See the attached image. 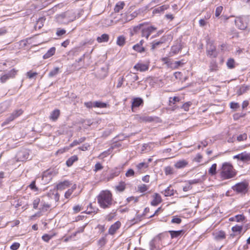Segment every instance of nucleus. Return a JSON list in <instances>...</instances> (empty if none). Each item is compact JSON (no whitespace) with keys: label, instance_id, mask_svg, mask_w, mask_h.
Here are the masks:
<instances>
[{"label":"nucleus","instance_id":"nucleus-51","mask_svg":"<svg viewBox=\"0 0 250 250\" xmlns=\"http://www.w3.org/2000/svg\"><path fill=\"white\" fill-rule=\"evenodd\" d=\"M113 212H111L110 214L107 215L106 217V219L110 221L113 219L114 217L116 215V210H113Z\"/></svg>","mask_w":250,"mask_h":250},{"label":"nucleus","instance_id":"nucleus-62","mask_svg":"<svg viewBox=\"0 0 250 250\" xmlns=\"http://www.w3.org/2000/svg\"><path fill=\"white\" fill-rule=\"evenodd\" d=\"M134 171L132 169H129L125 173V176L126 177H131L133 176L134 175Z\"/></svg>","mask_w":250,"mask_h":250},{"label":"nucleus","instance_id":"nucleus-26","mask_svg":"<svg viewBox=\"0 0 250 250\" xmlns=\"http://www.w3.org/2000/svg\"><path fill=\"white\" fill-rule=\"evenodd\" d=\"M109 40V35L106 34H103L101 36L98 37L97 41L99 42H107Z\"/></svg>","mask_w":250,"mask_h":250},{"label":"nucleus","instance_id":"nucleus-38","mask_svg":"<svg viewBox=\"0 0 250 250\" xmlns=\"http://www.w3.org/2000/svg\"><path fill=\"white\" fill-rule=\"evenodd\" d=\"M85 140V137H82L78 140H74L70 145V146L71 147L74 146H77L83 142Z\"/></svg>","mask_w":250,"mask_h":250},{"label":"nucleus","instance_id":"nucleus-59","mask_svg":"<svg viewBox=\"0 0 250 250\" xmlns=\"http://www.w3.org/2000/svg\"><path fill=\"white\" fill-rule=\"evenodd\" d=\"M85 106H86L88 108H91L92 107H94V102H85L84 103Z\"/></svg>","mask_w":250,"mask_h":250},{"label":"nucleus","instance_id":"nucleus-52","mask_svg":"<svg viewBox=\"0 0 250 250\" xmlns=\"http://www.w3.org/2000/svg\"><path fill=\"white\" fill-rule=\"evenodd\" d=\"M14 120L12 118V117L9 115L5 120L2 123L1 126H4V125H8L11 122L13 121Z\"/></svg>","mask_w":250,"mask_h":250},{"label":"nucleus","instance_id":"nucleus-54","mask_svg":"<svg viewBox=\"0 0 250 250\" xmlns=\"http://www.w3.org/2000/svg\"><path fill=\"white\" fill-rule=\"evenodd\" d=\"M138 170H141L143 167L146 168L148 167V164L144 162L140 163L136 166Z\"/></svg>","mask_w":250,"mask_h":250},{"label":"nucleus","instance_id":"nucleus-24","mask_svg":"<svg viewBox=\"0 0 250 250\" xmlns=\"http://www.w3.org/2000/svg\"><path fill=\"white\" fill-rule=\"evenodd\" d=\"M169 7V6L167 5H164L161 6H159L157 8H155L153 11V13L154 14H160L163 13L165 10H167Z\"/></svg>","mask_w":250,"mask_h":250},{"label":"nucleus","instance_id":"nucleus-28","mask_svg":"<svg viewBox=\"0 0 250 250\" xmlns=\"http://www.w3.org/2000/svg\"><path fill=\"white\" fill-rule=\"evenodd\" d=\"M125 40H126V39L124 36H123V35L119 36L117 38L116 43L119 46L122 47L125 44Z\"/></svg>","mask_w":250,"mask_h":250},{"label":"nucleus","instance_id":"nucleus-45","mask_svg":"<svg viewBox=\"0 0 250 250\" xmlns=\"http://www.w3.org/2000/svg\"><path fill=\"white\" fill-rule=\"evenodd\" d=\"M171 222L173 224H179L182 222V219L177 216H173Z\"/></svg>","mask_w":250,"mask_h":250},{"label":"nucleus","instance_id":"nucleus-6","mask_svg":"<svg viewBox=\"0 0 250 250\" xmlns=\"http://www.w3.org/2000/svg\"><path fill=\"white\" fill-rule=\"evenodd\" d=\"M232 189L237 193L245 194L248 191V184L245 182H240L232 186Z\"/></svg>","mask_w":250,"mask_h":250},{"label":"nucleus","instance_id":"nucleus-8","mask_svg":"<svg viewBox=\"0 0 250 250\" xmlns=\"http://www.w3.org/2000/svg\"><path fill=\"white\" fill-rule=\"evenodd\" d=\"M161 240V234H159L155 237L149 242L150 250H160L159 246Z\"/></svg>","mask_w":250,"mask_h":250},{"label":"nucleus","instance_id":"nucleus-53","mask_svg":"<svg viewBox=\"0 0 250 250\" xmlns=\"http://www.w3.org/2000/svg\"><path fill=\"white\" fill-rule=\"evenodd\" d=\"M52 235H49L47 234H45L42 236V238L44 241L48 242L52 238Z\"/></svg>","mask_w":250,"mask_h":250},{"label":"nucleus","instance_id":"nucleus-60","mask_svg":"<svg viewBox=\"0 0 250 250\" xmlns=\"http://www.w3.org/2000/svg\"><path fill=\"white\" fill-rule=\"evenodd\" d=\"M20 246V244L19 243L15 242V243H14L10 246V249L12 250H17L19 248Z\"/></svg>","mask_w":250,"mask_h":250},{"label":"nucleus","instance_id":"nucleus-20","mask_svg":"<svg viewBox=\"0 0 250 250\" xmlns=\"http://www.w3.org/2000/svg\"><path fill=\"white\" fill-rule=\"evenodd\" d=\"M241 161L243 162H248L250 161V153H247L246 151L241 153Z\"/></svg>","mask_w":250,"mask_h":250},{"label":"nucleus","instance_id":"nucleus-64","mask_svg":"<svg viewBox=\"0 0 250 250\" xmlns=\"http://www.w3.org/2000/svg\"><path fill=\"white\" fill-rule=\"evenodd\" d=\"M37 75V73L36 72H32L31 71L28 72L27 73V76L29 79L34 78Z\"/></svg>","mask_w":250,"mask_h":250},{"label":"nucleus","instance_id":"nucleus-13","mask_svg":"<svg viewBox=\"0 0 250 250\" xmlns=\"http://www.w3.org/2000/svg\"><path fill=\"white\" fill-rule=\"evenodd\" d=\"M143 104L144 101L143 99L139 97L134 98L132 102L131 107L132 108L138 107L140 105H143Z\"/></svg>","mask_w":250,"mask_h":250},{"label":"nucleus","instance_id":"nucleus-31","mask_svg":"<svg viewBox=\"0 0 250 250\" xmlns=\"http://www.w3.org/2000/svg\"><path fill=\"white\" fill-rule=\"evenodd\" d=\"M174 190L171 188V186L167 187L164 191V194L165 196H171L174 195Z\"/></svg>","mask_w":250,"mask_h":250},{"label":"nucleus","instance_id":"nucleus-34","mask_svg":"<svg viewBox=\"0 0 250 250\" xmlns=\"http://www.w3.org/2000/svg\"><path fill=\"white\" fill-rule=\"evenodd\" d=\"M125 188V184L124 182H121L119 184L115 187V189L120 192H123Z\"/></svg>","mask_w":250,"mask_h":250},{"label":"nucleus","instance_id":"nucleus-29","mask_svg":"<svg viewBox=\"0 0 250 250\" xmlns=\"http://www.w3.org/2000/svg\"><path fill=\"white\" fill-rule=\"evenodd\" d=\"M125 4L123 1H119L117 2L114 8V11L116 13L119 12L121 10L123 9Z\"/></svg>","mask_w":250,"mask_h":250},{"label":"nucleus","instance_id":"nucleus-63","mask_svg":"<svg viewBox=\"0 0 250 250\" xmlns=\"http://www.w3.org/2000/svg\"><path fill=\"white\" fill-rule=\"evenodd\" d=\"M230 107L231 109H236L239 107V104L237 103L231 102L230 103Z\"/></svg>","mask_w":250,"mask_h":250},{"label":"nucleus","instance_id":"nucleus-21","mask_svg":"<svg viewBox=\"0 0 250 250\" xmlns=\"http://www.w3.org/2000/svg\"><path fill=\"white\" fill-rule=\"evenodd\" d=\"M218 64L216 61L212 60L210 61L209 65V71L210 72H215L218 70Z\"/></svg>","mask_w":250,"mask_h":250},{"label":"nucleus","instance_id":"nucleus-25","mask_svg":"<svg viewBox=\"0 0 250 250\" xmlns=\"http://www.w3.org/2000/svg\"><path fill=\"white\" fill-rule=\"evenodd\" d=\"M23 111L21 109H16L13 111L12 113L10 114V116L14 120L15 119L21 116Z\"/></svg>","mask_w":250,"mask_h":250},{"label":"nucleus","instance_id":"nucleus-5","mask_svg":"<svg viewBox=\"0 0 250 250\" xmlns=\"http://www.w3.org/2000/svg\"><path fill=\"white\" fill-rule=\"evenodd\" d=\"M249 19L248 16H243L236 18L235 23L236 26L241 30H245L247 28Z\"/></svg>","mask_w":250,"mask_h":250},{"label":"nucleus","instance_id":"nucleus-61","mask_svg":"<svg viewBox=\"0 0 250 250\" xmlns=\"http://www.w3.org/2000/svg\"><path fill=\"white\" fill-rule=\"evenodd\" d=\"M29 186L31 189L34 191H36L38 190V188L36 186V182L35 181H32Z\"/></svg>","mask_w":250,"mask_h":250},{"label":"nucleus","instance_id":"nucleus-30","mask_svg":"<svg viewBox=\"0 0 250 250\" xmlns=\"http://www.w3.org/2000/svg\"><path fill=\"white\" fill-rule=\"evenodd\" d=\"M107 104L104 103L101 101L94 102V107H98L100 108H106L107 107Z\"/></svg>","mask_w":250,"mask_h":250},{"label":"nucleus","instance_id":"nucleus-11","mask_svg":"<svg viewBox=\"0 0 250 250\" xmlns=\"http://www.w3.org/2000/svg\"><path fill=\"white\" fill-rule=\"evenodd\" d=\"M134 68L138 71L143 72L148 70V65L141 62H138L134 65Z\"/></svg>","mask_w":250,"mask_h":250},{"label":"nucleus","instance_id":"nucleus-47","mask_svg":"<svg viewBox=\"0 0 250 250\" xmlns=\"http://www.w3.org/2000/svg\"><path fill=\"white\" fill-rule=\"evenodd\" d=\"M235 221L237 222H242L245 220V216L243 214H238L234 216Z\"/></svg>","mask_w":250,"mask_h":250},{"label":"nucleus","instance_id":"nucleus-58","mask_svg":"<svg viewBox=\"0 0 250 250\" xmlns=\"http://www.w3.org/2000/svg\"><path fill=\"white\" fill-rule=\"evenodd\" d=\"M138 189L141 192L143 193L146 191L147 190V187L146 185L143 184L140 186H139Z\"/></svg>","mask_w":250,"mask_h":250},{"label":"nucleus","instance_id":"nucleus-35","mask_svg":"<svg viewBox=\"0 0 250 250\" xmlns=\"http://www.w3.org/2000/svg\"><path fill=\"white\" fill-rule=\"evenodd\" d=\"M216 169H217V164H213L212 165L211 167L209 168L208 170V173L211 176H213L216 173Z\"/></svg>","mask_w":250,"mask_h":250},{"label":"nucleus","instance_id":"nucleus-23","mask_svg":"<svg viewBox=\"0 0 250 250\" xmlns=\"http://www.w3.org/2000/svg\"><path fill=\"white\" fill-rule=\"evenodd\" d=\"M69 185L70 182L68 181H64L59 183L57 185V188L58 190H63L66 188L68 187Z\"/></svg>","mask_w":250,"mask_h":250},{"label":"nucleus","instance_id":"nucleus-12","mask_svg":"<svg viewBox=\"0 0 250 250\" xmlns=\"http://www.w3.org/2000/svg\"><path fill=\"white\" fill-rule=\"evenodd\" d=\"M168 232L170 234L172 239L181 237L184 233V230L183 229L179 230H169Z\"/></svg>","mask_w":250,"mask_h":250},{"label":"nucleus","instance_id":"nucleus-56","mask_svg":"<svg viewBox=\"0 0 250 250\" xmlns=\"http://www.w3.org/2000/svg\"><path fill=\"white\" fill-rule=\"evenodd\" d=\"M247 138V135L246 133H244L243 134H240L237 137V140L238 141H243V140H246Z\"/></svg>","mask_w":250,"mask_h":250},{"label":"nucleus","instance_id":"nucleus-48","mask_svg":"<svg viewBox=\"0 0 250 250\" xmlns=\"http://www.w3.org/2000/svg\"><path fill=\"white\" fill-rule=\"evenodd\" d=\"M223 9V7L221 6L217 7L215 9V16L216 17H219Z\"/></svg>","mask_w":250,"mask_h":250},{"label":"nucleus","instance_id":"nucleus-19","mask_svg":"<svg viewBox=\"0 0 250 250\" xmlns=\"http://www.w3.org/2000/svg\"><path fill=\"white\" fill-rule=\"evenodd\" d=\"M56 52V48L55 47H51L47 52L43 56V59H47L53 56Z\"/></svg>","mask_w":250,"mask_h":250},{"label":"nucleus","instance_id":"nucleus-37","mask_svg":"<svg viewBox=\"0 0 250 250\" xmlns=\"http://www.w3.org/2000/svg\"><path fill=\"white\" fill-rule=\"evenodd\" d=\"M173 168L170 166H167L164 168L165 173L166 175H172L174 172Z\"/></svg>","mask_w":250,"mask_h":250},{"label":"nucleus","instance_id":"nucleus-1","mask_svg":"<svg viewBox=\"0 0 250 250\" xmlns=\"http://www.w3.org/2000/svg\"><path fill=\"white\" fill-rule=\"evenodd\" d=\"M97 199L100 207L102 208H109L112 205V194L109 190L101 191L97 196Z\"/></svg>","mask_w":250,"mask_h":250},{"label":"nucleus","instance_id":"nucleus-41","mask_svg":"<svg viewBox=\"0 0 250 250\" xmlns=\"http://www.w3.org/2000/svg\"><path fill=\"white\" fill-rule=\"evenodd\" d=\"M180 98L178 97H170L169 100V105L172 106L176 103L179 102Z\"/></svg>","mask_w":250,"mask_h":250},{"label":"nucleus","instance_id":"nucleus-9","mask_svg":"<svg viewBox=\"0 0 250 250\" xmlns=\"http://www.w3.org/2000/svg\"><path fill=\"white\" fill-rule=\"evenodd\" d=\"M166 37L163 36L160 40H155L151 43V50L153 51L161 47V45L167 42Z\"/></svg>","mask_w":250,"mask_h":250},{"label":"nucleus","instance_id":"nucleus-46","mask_svg":"<svg viewBox=\"0 0 250 250\" xmlns=\"http://www.w3.org/2000/svg\"><path fill=\"white\" fill-rule=\"evenodd\" d=\"M243 227L242 226L236 225L231 228V230L234 232H238L240 233L242 230Z\"/></svg>","mask_w":250,"mask_h":250},{"label":"nucleus","instance_id":"nucleus-40","mask_svg":"<svg viewBox=\"0 0 250 250\" xmlns=\"http://www.w3.org/2000/svg\"><path fill=\"white\" fill-rule=\"evenodd\" d=\"M234 60L233 59L230 58L229 59L227 62V65L229 69H232L234 68Z\"/></svg>","mask_w":250,"mask_h":250},{"label":"nucleus","instance_id":"nucleus-4","mask_svg":"<svg viewBox=\"0 0 250 250\" xmlns=\"http://www.w3.org/2000/svg\"><path fill=\"white\" fill-rule=\"evenodd\" d=\"M206 54L207 56L210 58H216L219 54V52L216 49V47L214 45L213 42L210 40H208L207 42Z\"/></svg>","mask_w":250,"mask_h":250},{"label":"nucleus","instance_id":"nucleus-44","mask_svg":"<svg viewBox=\"0 0 250 250\" xmlns=\"http://www.w3.org/2000/svg\"><path fill=\"white\" fill-rule=\"evenodd\" d=\"M76 187H72V188L68 189L65 193L64 196L66 198L68 199L70 197Z\"/></svg>","mask_w":250,"mask_h":250},{"label":"nucleus","instance_id":"nucleus-32","mask_svg":"<svg viewBox=\"0 0 250 250\" xmlns=\"http://www.w3.org/2000/svg\"><path fill=\"white\" fill-rule=\"evenodd\" d=\"M132 48L136 51L140 53L146 51V48L144 47L137 44L133 45Z\"/></svg>","mask_w":250,"mask_h":250},{"label":"nucleus","instance_id":"nucleus-43","mask_svg":"<svg viewBox=\"0 0 250 250\" xmlns=\"http://www.w3.org/2000/svg\"><path fill=\"white\" fill-rule=\"evenodd\" d=\"M185 62H183V60L182 61H175L172 64L173 65V68L174 69H177L180 66H182L184 64Z\"/></svg>","mask_w":250,"mask_h":250},{"label":"nucleus","instance_id":"nucleus-2","mask_svg":"<svg viewBox=\"0 0 250 250\" xmlns=\"http://www.w3.org/2000/svg\"><path fill=\"white\" fill-rule=\"evenodd\" d=\"M236 172L232 165L229 163H224L222 165V170L220 172L221 178L227 180L232 178L236 175Z\"/></svg>","mask_w":250,"mask_h":250},{"label":"nucleus","instance_id":"nucleus-10","mask_svg":"<svg viewBox=\"0 0 250 250\" xmlns=\"http://www.w3.org/2000/svg\"><path fill=\"white\" fill-rule=\"evenodd\" d=\"M183 48V45L181 43H177L176 44L173 45L171 47L170 52L169 53L170 56L178 54Z\"/></svg>","mask_w":250,"mask_h":250},{"label":"nucleus","instance_id":"nucleus-36","mask_svg":"<svg viewBox=\"0 0 250 250\" xmlns=\"http://www.w3.org/2000/svg\"><path fill=\"white\" fill-rule=\"evenodd\" d=\"M45 19L44 17H41L39 19L38 21H37L36 25H35V28H38L39 29L41 28L43 26V22L45 21Z\"/></svg>","mask_w":250,"mask_h":250},{"label":"nucleus","instance_id":"nucleus-27","mask_svg":"<svg viewBox=\"0 0 250 250\" xmlns=\"http://www.w3.org/2000/svg\"><path fill=\"white\" fill-rule=\"evenodd\" d=\"M249 89L250 87L248 85H241L239 89L237 90L236 93L238 95H241L249 90Z\"/></svg>","mask_w":250,"mask_h":250},{"label":"nucleus","instance_id":"nucleus-15","mask_svg":"<svg viewBox=\"0 0 250 250\" xmlns=\"http://www.w3.org/2000/svg\"><path fill=\"white\" fill-rule=\"evenodd\" d=\"M153 198V199L151 202V205L153 206H156L162 202L161 197L158 193H155Z\"/></svg>","mask_w":250,"mask_h":250},{"label":"nucleus","instance_id":"nucleus-18","mask_svg":"<svg viewBox=\"0 0 250 250\" xmlns=\"http://www.w3.org/2000/svg\"><path fill=\"white\" fill-rule=\"evenodd\" d=\"M188 165V162L185 160H179L175 164L174 166L176 168L180 169L185 167Z\"/></svg>","mask_w":250,"mask_h":250},{"label":"nucleus","instance_id":"nucleus-22","mask_svg":"<svg viewBox=\"0 0 250 250\" xmlns=\"http://www.w3.org/2000/svg\"><path fill=\"white\" fill-rule=\"evenodd\" d=\"M78 157L77 155H73L70 157L66 162V165L68 167H70L73 165L74 163L77 161Z\"/></svg>","mask_w":250,"mask_h":250},{"label":"nucleus","instance_id":"nucleus-55","mask_svg":"<svg viewBox=\"0 0 250 250\" xmlns=\"http://www.w3.org/2000/svg\"><path fill=\"white\" fill-rule=\"evenodd\" d=\"M40 203V199L39 198H36L33 202V208L37 209L38 206Z\"/></svg>","mask_w":250,"mask_h":250},{"label":"nucleus","instance_id":"nucleus-3","mask_svg":"<svg viewBox=\"0 0 250 250\" xmlns=\"http://www.w3.org/2000/svg\"><path fill=\"white\" fill-rule=\"evenodd\" d=\"M157 28L154 26L144 27V23H141L138 26L134 27V31L135 32L141 31V35L143 37H146L147 39L151 33L154 32Z\"/></svg>","mask_w":250,"mask_h":250},{"label":"nucleus","instance_id":"nucleus-39","mask_svg":"<svg viewBox=\"0 0 250 250\" xmlns=\"http://www.w3.org/2000/svg\"><path fill=\"white\" fill-rule=\"evenodd\" d=\"M17 74V70L15 69H12L8 71L7 73L5 74L9 79L13 78L15 77Z\"/></svg>","mask_w":250,"mask_h":250},{"label":"nucleus","instance_id":"nucleus-57","mask_svg":"<svg viewBox=\"0 0 250 250\" xmlns=\"http://www.w3.org/2000/svg\"><path fill=\"white\" fill-rule=\"evenodd\" d=\"M103 168V167L100 163H97L95 165V169L94 171L97 172L99 170H102Z\"/></svg>","mask_w":250,"mask_h":250},{"label":"nucleus","instance_id":"nucleus-17","mask_svg":"<svg viewBox=\"0 0 250 250\" xmlns=\"http://www.w3.org/2000/svg\"><path fill=\"white\" fill-rule=\"evenodd\" d=\"M60 115V111L58 109L54 110L50 113L49 118L52 121H56L58 119Z\"/></svg>","mask_w":250,"mask_h":250},{"label":"nucleus","instance_id":"nucleus-49","mask_svg":"<svg viewBox=\"0 0 250 250\" xmlns=\"http://www.w3.org/2000/svg\"><path fill=\"white\" fill-rule=\"evenodd\" d=\"M141 120L145 122H151L154 121L153 117L150 116H143L141 118Z\"/></svg>","mask_w":250,"mask_h":250},{"label":"nucleus","instance_id":"nucleus-16","mask_svg":"<svg viewBox=\"0 0 250 250\" xmlns=\"http://www.w3.org/2000/svg\"><path fill=\"white\" fill-rule=\"evenodd\" d=\"M214 238L217 241H220L226 238V233L222 230L216 232L214 234Z\"/></svg>","mask_w":250,"mask_h":250},{"label":"nucleus","instance_id":"nucleus-33","mask_svg":"<svg viewBox=\"0 0 250 250\" xmlns=\"http://www.w3.org/2000/svg\"><path fill=\"white\" fill-rule=\"evenodd\" d=\"M60 71V68L58 67H56L54 68V69L50 71L48 74V77L52 78L56 76L59 73Z\"/></svg>","mask_w":250,"mask_h":250},{"label":"nucleus","instance_id":"nucleus-42","mask_svg":"<svg viewBox=\"0 0 250 250\" xmlns=\"http://www.w3.org/2000/svg\"><path fill=\"white\" fill-rule=\"evenodd\" d=\"M192 104V103L191 102H188L184 103L182 106L181 108L183 109L185 111H188L189 110V107Z\"/></svg>","mask_w":250,"mask_h":250},{"label":"nucleus","instance_id":"nucleus-50","mask_svg":"<svg viewBox=\"0 0 250 250\" xmlns=\"http://www.w3.org/2000/svg\"><path fill=\"white\" fill-rule=\"evenodd\" d=\"M66 30L64 29L57 28L56 31V35L58 36H62L66 33Z\"/></svg>","mask_w":250,"mask_h":250},{"label":"nucleus","instance_id":"nucleus-7","mask_svg":"<svg viewBox=\"0 0 250 250\" xmlns=\"http://www.w3.org/2000/svg\"><path fill=\"white\" fill-rule=\"evenodd\" d=\"M30 156L29 150L22 148L17 152L16 158L17 161L24 162L31 159Z\"/></svg>","mask_w":250,"mask_h":250},{"label":"nucleus","instance_id":"nucleus-14","mask_svg":"<svg viewBox=\"0 0 250 250\" xmlns=\"http://www.w3.org/2000/svg\"><path fill=\"white\" fill-rule=\"evenodd\" d=\"M121 226V223L119 221H117L114 224L112 225L108 229V233L110 234L113 235L117 229H119Z\"/></svg>","mask_w":250,"mask_h":250}]
</instances>
